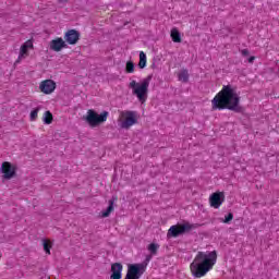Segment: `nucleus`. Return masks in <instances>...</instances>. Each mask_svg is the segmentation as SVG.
<instances>
[{
    "label": "nucleus",
    "mask_w": 279,
    "mask_h": 279,
    "mask_svg": "<svg viewBox=\"0 0 279 279\" xmlns=\"http://www.w3.org/2000/svg\"><path fill=\"white\" fill-rule=\"evenodd\" d=\"M254 60H256V57H250V58H248L250 64H252V62H254Z\"/></svg>",
    "instance_id": "nucleus-26"
},
{
    "label": "nucleus",
    "mask_w": 279,
    "mask_h": 279,
    "mask_svg": "<svg viewBox=\"0 0 279 279\" xmlns=\"http://www.w3.org/2000/svg\"><path fill=\"white\" fill-rule=\"evenodd\" d=\"M43 245H44V252H46V254H51V245L49 244V241L44 240Z\"/></svg>",
    "instance_id": "nucleus-22"
},
{
    "label": "nucleus",
    "mask_w": 279,
    "mask_h": 279,
    "mask_svg": "<svg viewBox=\"0 0 279 279\" xmlns=\"http://www.w3.org/2000/svg\"><path fill=\"white\" fill-rule=\"evenodd\" d=\"M149 260H151V255L146 256L142 264H130L125 279H141V276H143V274H145V269H147Z\"/></svg>",
    "instance_id": "nucleus-4"
},
{
    "label": "nucleus",
    "mask_w": 279,
    "mask_h": 279,
    "mask_svg": "<svg viewBox=\"0 0 279 279\" xmlns=\"http://www.w3.org/2000/svg\"><path fill=\"white\" fill-rule=\"evenodd\" d=\"M125 117V120L121 124V128L124 130H130L132 125H136V123H138V119H136V111H126Z\"/></svg>",
    "instance_id": "nucleus-8"
},
{
    "label": "nucleus",
    "mask_w": 279,
    "mask_h": 279,
    "mask_svg": "<svg viewBox=\"0 0 279 279\" xmlns=\"http://www.w3.org/2000/svg\"><path fill=\"white\" fill-rule=\"evenodd\" d=\"M179 82H183V84H186L189 82V70L183 69L178 74Z\"/></svg>",
    "instance_id": "nucleus-17"
},
{
    "label": "nucleus",
    "mask_w": 279,
    "mask_h": 279,
    "mask_svg": "<svg viewBox=\"0 0 279 279\" xmlns=\"http://www.w3.org/2000/svg\"><path fill=\"white\" fill-rule=\"evenodd\" d=\"M217 263V251L198 252L194 260L190 265V269L194 278H204Z\"/></svg>",
    "instance_id": "nucleus-2"
},
{
    "label": "nucleus",
    "mask_w": 279,
    "mask_h": 279,
    "mask_svg": "<svg viewBox=\"0 0 279 279\" xmlns=\"http://www.w3.org/2000/svg\"><path fill=\"white\" fill-rule=\"evenodd\" d=\"M234 219V215L232 213H229L225 219H223V223H230V221H232Z\"/></svg>",
    "instance_id": "nucleus-24"
},
{
    "label": "nucleus",
    "mask_w": 279,
    "mask_h": 279,
    "mask_svg": "<svg viewBox=\"0 0 279 279\" xmlns=\"http://www.w3.org/2000/svg\"><path fill=\"white\" fill-rule=\"evenodd\" d=\"M81 34L77 29H69L64 34V40L68 45H77L80 43Z\"/></svg>",
    "instance_id": "nucleus-10"
},
{
    "label": "nucleus",
    "mask_w": 279,
    "mask_h": 279,
    "mask_svg": "<svg viewBox=\"0 0 279 279\" xmlns=\"http://www.w3.org/2000/svg\"><path fill=\"white\" fill-rule=\"evenodd\" d=\"M242 56H244V58H247V56H250V50L248 49H243L241 51Z\"/></svg>",
    "instance_id": "nucleus-25"
},
{
    "label": "nucleus",
    "mask_w": 279,
    "mask_h": 279,
    "mask_svg": "<svg viewBox=\"0 0 279 279\" xmlns=\"http://www.w3.org/2000/svg\"><path fill=\"white\" fill-rule=\"evenodd\" d=\"M117 199V196H112L111 199H109V206L101 213L102 218L110 217V214L114 210V203Z\"/></svg>",
    "instance_id": "nucleus-15"
},
{
    "label": "nucleus",
    "mask_w": 279,
    "mask_h": 279,
    "mask_svg": "<svg viewBox=\"0 0 279 279\" xmlns=\"http://www.w3.org/2000/svg\"><path fill=\"white\" fill-rule=\"evenodd\" d=\"M1 256H2V255H1V253H0V258H1Z\"/></svg>",
    "instance_id": "nucleus-27"
},
{
    "label": "nucleus",
    "mask_w": 279,
    "mask_h": 279,
    "mask_svg": "<svg viewBox=\"0 0 279 279\" xmlns=\"http://www.w3.org/2000/svg\"><path fill=\"white\" fill-rule=\"evenodd\" d=\"M160 247V245L156 244V243H150L148 245V251L150 252V254L153 256H156V254H158V248Z\"/></svg>",
    "instance_id": "nucleus-20"
},
{
    "label": "nucleus",
    "mask_w": 279,
    "mask_h": 279,
    "mask_svg": "<svg viewBox=\"0 0 279 279\" xmlns=\"http://www.w3.org/2000/svg\"><path fill=\"white\" fill-rule=\"evenodd\" d=\"M170 36L173 43H182V35L180 34V31H178V28H172Z\"/></svg>",
    "instance_id": "nucleus-16"
},
{
    "label": "nucleus",
    "mask_w": 279,
    "mask_h": 279,
    "mask_svg": "<svg viewBox=\"0 0 279 279\" xmlns=\"http://www.w3.org/2000/svg\"><path fill=\"white\" fill-rule=\"evenodd\" d=\"M38 112H40V107H37L31 111V121H36V119H38Z\"/></svg>",
    "instance_id": "nucleus-21"
},
{
    "label": "nucleus",
    "mask_w": 279,
    "mask_h": 279,
    "mask_svg": "<svg viewBox=\"0 0 279 279\" xmlns=\"http://www.w3.org/2000/svg\"><path fill=\"white\" fill-rule=\"evenodd\" d=\"M241 97L232 85H225L211 100L213 110H231L232 112H243V107L240 105Z\"/></svg>",
    "instance_id": "nucleus-1"
},
{
    "label": "nucleus",
    "mask_w": 279,
    "mask_h": 279,
    "mask_svg": "<svg viewBox=\"0 0 279 279\" xmlns=\"http://www.w3.org/2000/svg\"><path fill=\"white\" fill-rule=\"evenodd\" d=\"M44 123L46 125H51V123H53V113H51V111H46L44 113Z\"/></svg>",
    "instance_id": "nucleus-19"
},
{
    "label": "nucleus",
    "mask_w": 279,
    "mask_h": 279,
    "mask_svg": "<svg viewBox=\"0 0 279 279\" xmlns=\"http://www.w3.org/2000/svg\"><path fill=\"white\" fill-rule=\"evenodd\" d=\"M147 66V54H145L143 51L140 52V62L138 68L145 69Z\"/></svg>",
    "instance_id": "nucleus-18"
},
{
    "label": "nucleus",
    "mask_w": 279,
    "mask_h": 279,
    "mask_svg": "<svg viewBox=\"0 0 279 279\" xmlns=\"http://www.w3.org/2000/svg\"><path fill=\"white\" fill-rule=\"evenodd\" d=\"M195 228H197V225H191L190 222L178 223L170 227L167 236L168 239H178V236H182V234L191 233Z\"/></svg>",
    "instance_id": "nucleus-5"
},
{
    "label": "nucleus",
    "mask_w": 279,
    "mask_h": 279,
    "mask_svg": "<svg viewBox=\"0 0 279 279\" xmlns=\"http://www.w3.org/2000/svg\"><path fill=\"white\" fill-rule=\"evenodd\" d=\"M32 47H34V43H32V40H27L26 43H24L21 46L20 54H19L16 62H21V60H23V58H25V56H27V51H28V49H32Z\"/></svg>",
    "instance_id": "nucleus-14"
},
{
    "label": "nucleus",
    "mask_w": 279,
    "mask_h": 279,
    "mask_svg": "<svg viewBox=\"0 0 279 279\" xmlns=\"http://www.w3.org/2000/svg\"><path fill=\"white\" fill-rule=\"evenodd\" d=\"M0 171L3 173V180H12L16 175V167L12 166L10 161L2 162Z\"/></svg>",
    "instance_id": "nucleus-7"
},
{
    "label": "nucleus",
    "mask_w": 279,
    "mask_h": 279,
    "mask_svg": "<svg viewBox=\"0 0 279 279\" xmlns=\"http://www.w3.org/2000/svg\"><path fill=\"white\" fill-rule=\"evenodd\" d=\"M39 90L44 93V95H51V93L56 90V83L53 80L43 81L39 85Z\"/></svg>",
    "instance_id": "nucleus-11"
},
{
    "label": "nucleus",
    "mask_w": 279,
    "mask_h": 279,
    "mask_svg": "<svg viewBox=\"0 0 279 279\" xmlns=\"http://www.w3.org/2000/svg\"><path fill=\"white\" fill-rule=\"evenodd\" d=\"M134 62L133 61H128L125 65V71L126 73H132L134 71Z\"/></svg>",
    "instance_id": "nucleus-23"
},
{
    "label": "nucleus",
    "mask_w": 279,
    "mask_h": 279,
    "mask_svg": "<svg viewBox=\"0 0 279 279\" xmlns=\"http://www.w3.org/2000/svg\"><path fill=\"white\" fill-rule=\"evenodd\" d=\"M154 75H148L146 78L142 81V83H136V81H132L130 83V88H133V95H135L138 99V101H147V93H149V82H151V78Z\"/></svg>",
    "instance_id": "nucleus-3"
},
{
    "label": "nucleus",
    "mask_w": 279,
    "mask_h": 279,
    "mask_svg": "<svg viewBox=\"0 0 279 279\" xmlns=\"http://www.w3.org/2000/svg\"><path fill=\"white\" fill-rule=\"evenodd\" d=\"M66 47H69V45H66V41H64V39H62V37H58L50 41L51 51L60 52L63 49H66Z\"/></svg>",
    "instance_id": "nucleus-12"
},
{
    "label": "nucleus",
    "mask_w": 279,
    "mask_h": 279,
    "mask_svg": "<svg viewBox=\"0 0 279 279\" xmlns=\"http://www.w3.org/2000/svg\"><path fill=\"white\" fill-rule=\"evenodd\" d=\"M226 202V194L223 192L213 193L209 197L211 208H219Z\"/></svg>",
    "instance_id": "nucleus-9"
},
{
    "label": "nucleus",
    "mask_w": 279,
    "mask_h": 279,
    "mask_svg": "<svg viewBox=\"0 0 279 279\" xmlns=\"http://www.w3.org/2000/svg\"><path fill=\"white\" fill-rule=\"evenodd\" d=\"M123 278V264L113 263L111 265V276L110 279H121Z\"/></svg>",
    "instance_id": "nucleus-13"
},
{
    "label": "nucleus",
    "mask_w": 279,
    "mask_h": 279,
    "mask_svg": "<svg viewBox=\"0 0 279 279\" xmlns=\"http://www.w3.org/2000/svg\"><path fill=\"white\" fill-rule=\"evenodd\" d=\"M83 119L90 128H98V125H101V123H106V121H108V111H102L99 114L97 111L89 109Z\"/></svg>",
    "instance_id": "nucleus-6"
}]
</instances>
